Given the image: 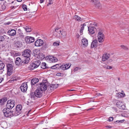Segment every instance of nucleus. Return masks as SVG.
I'll return each instance as SVG.
<instances>
[{"label": "nucleus", "mask_w": 129, "mask_h": 129, "mask_svg": "<svg viewBox=\"0 0 129 129\" xmlns=\"http://www.w3.org/2000/svg\"><path fill=\"white\" fill-rule=\"evenodd\" d=\"M43 92H44L42 90H40L38 88L34 92L31 93L30 97L31 99V102H33V101L36 99L37 98L41 97Z\"/></svg>", "instance_id": "nucleus-1"}, {"label": "nucleus", "mask_w": 129, "mask_h": 129, "mask_svg": "<svg viewBox=\"0 0 129 129\" xmlns=\"http://www.w3.org/2000/svg\"><path fill=\"white\" fill-rule=\"evenodd\" d=\"M48 84L47 82L41 83L38 85V88L44 92L47 89Z\"/></svg>", "instance_id": "nucleus-2"}, {"label": "nucleus", "mask_w": 129, "mask_h": 129, "mask_svg": "<svg viewBox=\"0 0 129 129\" xmlns=\"http://www.w3.org/2000/svg\"><path fill=\"white\" fill-rule=\"evenodd\" d=\"M103 30L101 29L99 30L98 33V37L99 42L100 43H102L104 41L105 39L103 33Z\"/></svg>", "instance_id": "nucleus-3"}, {"label": "nucleus", "mask_w": 129, "mask_h": 129, "mask_svg": "<svg viewBox=\"0 0 129 129\" xmlns=\"http://www.w3.org/2000/svg\"><path fill=\"white\" fill-rule=\"evenodd\" d=\"M40 62L39 60L34 61L30 64L29 66V68L31 70H33L38 67L40 65Z\"/></svg>", "instance_id": "nucleus-4"}, {"label": "nucleus", "mask_w": 129, "mask_h": 129, "mask_svg": "<svg viewBox=\"0 0 129 129\" xmlns=\"http://www.w3.org/2000/svg\"><path fill=\"white\" fill-rule=\"evenodd\" d=\"M14 101L13 100H10L7 101L6 107L8 108L11 109L14 107Z\"/></svg>", "instance_id": "nucleus-5"}, {"label": "nucleus", "mask_w": 129, "mask_h": 129, "mask_svg": "<svg viewBox=\"0 0 129 129\" xmlns=\"http://www.w3.org/2000/svg\"><path fill=\"white\" fill-rule=\"evenodd\" d=\"M31 54L30 50L29 49L25 50L22 53V55L26 58L29 57Z\"/></svg>", "instance_id": "nucleus-6"}, {"label": "nucleus", "mask_w": 129, "mask_h": 129, "mask_svg": "<svg viewBox=\"0 0 129 129\" xmlns=\"http://www.w3.org/2000/svg\"><path fill=\"white\" fill-rule=\"evenodd\" d=\"M46 59L50 62H56L58 60L57 59L56 57L51 56H46Z\"/></svg>", "instance_id": "nucleus-7"}, {"label": "nucleus", "mask_w": 129, "mask_h": 129, "mask_svg": "<svg viewBox=\"0 0 129 129\" xmlns=\"http://www.w3.org/2000/svg\"><path fill=\"white\" fill-rule=\"evenodd\" d=\"M81 47L82 48H85L88 45V42L87 39L85 38L82 39L81 41Z\"/></svg>", "instance_id": "nucleus-8"}, {"label": "nucleus", "mask_w": 129, "mask_h": 129, "mask_svg": "<svg viewBox=\"0 0 129 129\" xmlns=\"http://www.w3.org/2000/svg\"><path fill=\"white\" fill-rule=\"evenodd\" d=\"M7 71L8 75L10 76L12 74L13 72V66L12 64H9L7 65Z\"/></svg>", "instance_id": "nucleus-9"}, {"label": "nucleus", "mask_w": 129, "mask_h": 129, "mask_svg": "<svg viewBox=\"0 0 129 129\" xmlns=\"http://www.w3.org/2000/svg\"><path fill=\"white\" fill-rule=\"evenodd\" d=\"M22 106L21 105H18L16 108V110L15 111L14 115L15 116H17L19 115L21 112L22 109Z\"/></svg>", "instance_id": "nucleus-10"}, {"label": "nucleus", "mask_w": 129, "mask_h": 129, "mask_svg": "<svg viewBox=\"0 0 129 129\" xmlns=\"http://www.w3.org/2000/svg\"><path fill=\"white\" fill-rule=\"evenodd\" d=\"M25 41L27 43H30L34 42L35 39L33 37L27 36L25 38Z\"/></svg>", "instance_id": "nucleus-11"}, {"label": "nucleus", "mask_w": 129, "mask_h": 129, "mask_svg": "<svg viewBox=\"0 0 129 129\" xmlns=\"http://www.w3.org/2000/svg\"><path fill=\"white\" fill-rule=\"evenodd\" d=\"M71 64V63H68L63 64L60 66L61 69L63 70L68 69L70 67Z\"/></svg>", "instance_id": "nucleus-12"}, {"label": "nucleus", "mask_w": 129, "mask_h": 129, "mask_svg": "<svg viewBox=\"0 0 129 129\" xmlns=\"http://www.w3.org/2000/svg\"><path fill=\"white\" fill-rule=\"evenodd\" d=\"M27 84L26 83H23L20 87L21 90L23 92H25L27 89Z\"/></svg>", "instance_id": "nucleus-13"}, {"label": "nucleus", "mask_w": 129, "mask_h": 129, "mask_svg": "<svg viewBox=\"0 0 129 129\" xmlns=\"http://www.w3.org/2000/svg\"><path fill=\"white\" fill-rule=\"evenodd\" d=\"M43 44V41L41 39H38L35 42V45L37 47L41 46Z\"/></svg>", "instance_id": "nucleus-14"}, {"label": "nucleus", "mask_w": 129, "mask_h": 129, "mask_svg": "<svg viewBox=\"0 0 129 129\" xmlns=\"http://www.w3.org/2000/svg\"><path fill=\"white\" fill-rule=\"evenodd\" d=\"M88 30L90 34H94L95 32L96 29L94 27H88Z\"/></svg>", "instance_id": "nucleus-15"}, {"label": "nucleus", "mask_w": 129, "mask_h": 129, "mask_svg": "<svg viewBox=\"0 0 129 129\" xmlns=\"http://www.w3.org/2000/svg\"><path fill=\"white\" fill-rule=\"evenodd\" d=\"M55 32H54V35H57L58 36H60V34L62 32V30L60 28H57L55 30Z\"/></svg>", "instance_id": "nucleus-16"}, {"label": "nucleus", "mask_w": 129, "mask_h": 129, "mask_svg": "<svg viewBox=\"0 0 129 129\" xmlns=\"http://www.w3.org/2000/svg\"><path fill=\"white\" fill-rule=\"evenodd\" d=\"M23 62L22 60L20 57H18L16 58L15 61V64L17 65H19Z\"/></svg>", "instance_id": "nucleus-17"}, {"label": "nucleus", "mask_w": 129, "mask_h": 129, "mask_svg": "<svg viewBox=\"0 0 129 129\" xmlns=\"http://www.w3.org/2000/svg\"><path fill=\"white\" fill-rule=\"evenodd\" d=\"M7 33L10 36H14L16 34V30L14 29H12L8 30Z\"/></svg>", "instance_id": "nucleus-18"}, {"label": "nucleus", "mask_w": 129, "mask_h": 129, "mask_svg": "<svg viewBox=\"0 0 129 129\" xmlns=\"http://www.w3.org/2000/svg\"><path fill=\"white\" fill-rule=\"evenodd\" d=\"M110 56V55L108 53H106L104 54L102 56V61H105L106 60L109 58Z\"/></svg>", "instance_id": "nucleus-19"}, {"label": "nucleus", "mask_w": 129, "mask_h": 129, "mask_svg": "<svg viewBox=\"0 0 129 129\" xmlns=\"http://www.w3.org/2000/svg\"><path fill=\"white\" fill-rule=\"evenodd\" d=\"M8 111V112L6 114H5L4 115L5 116L7 117H8L10 116H12L13 115V111H11V110H9Z\"/></svg>", "instance_id": "nucleus-20"}, {"label": "nucleus", "mask_w": 129, "mask_h": 129, "mask_svg": "<svg viewBox=\"0 0 129 129\" xmlns=\"http://www.w3.org/2000/svg\"><path fill=\"white\" fill-rule=\"evenodd\" d=\"M39 80L37 78H34L31 80V85H34L39 82Z\"/></svg>", "instance_id": "nucleus-21"}, {"label": "nucleus", "mask_w": 129, "mask_h": 129, "mask_svg": "<svg viewBox=\"0 0 129 129\" xmlns=\"http://www.w3.org/2000/svg\"><path fill=\"white\" fill-rule=\"evenodd\" d=\"M58 87V84H51L50 87V88L51 91H52L54 89L57 88Z\"/></svg>", "instance_id": "nucleus-22"}, {"label": "nucleus", "mask_w": 129, "mask_h": 129, "mask_svg": "<svg viewBox=\"0 0 129 129\" xmlns=\"http://www.w3.org/2000/svg\"><path fill=\"white\" fill-rule=\"evenodd\" d=\"M97 40H94L91 43V48H93L95 47H96V46L97 43Z\"/></svg>", "instance_id": "nucleus-23"}, {"label": "nucleus", "mask_w": 129, "mask_h": 129, "mask_svg": "<svg viewBox=\"0 0 129 129\" xmlns=\"http://www.w3.org/2000/svg\"><path fill=\"white\" fill-rule=\"evenodd\" d=\"M122 92H118L117 94V96L119 98L122 97L124 96L125 94L123 93V90L121 91Z\"/></svg>", "instance_id": "nucleus-24"}, {"label": "nucleus", "mask_w": 129, "mask_h": 129, "mask_svg": "<svg viewBox=\"0 0 129 129\" xmlns=\"http://www.w3.org/2000/svg\"><path fill=\"white\" fill-rule=\"evenodd\" d=\"M94 5L96 7L99 8H101V5L100 4L99 1H98L97 0L96 2L94 3Z\"/></svg>", "instance_id": "nucleus-25"}, {"label": "nucleus", "mask_w": 129, "mask_h": 129, "mask_svg": "<svg viewBox=\"0 0 129 129\" xmlns=\"http://www.w3.org/2000/svg\"><path fill=\"white\" fill-rule=\"evenodd\" d=\"M73 18L76 20L79 21H81V18L78 15H75L74 17Z\"/></svg>", "instance_id": "nucleus-26"}, {"label": "nucleus", "mask_w": 129, "mask_h": 129, "mask_svg": "<svg viewBox=\"0 0 129 129\" xmlns=\"http://www.w3.org/2000/svg\"><path fill=\"white\" fill-rule=\"evenodd\" d=\"M14 45L15 46L19 47L21 46V44L19 41H17L15 43Z\"/></svg>", "instance_id": "nucleus-27"}, {"label": "nucleus", "mask_w": 129, "mask_h": 129, "mask_svg": "<svg viewBox=\"0 0 129 129\" xmlns=\"http://www.w3.org/2000/svg\"><path fill=\"white\" fill-rule=\"evenodd\" d=\"M5 66V64L3 62L0 60V70L3 69Z\"/></svg>", "instance_id": "nucleus-28"}, {"label": "nucleus", "mask_w": 129, "mask_h": 129, "mask_svg": "<svg viewBox=\"0 0 129 129\" xmlns=\"http://www.w3.org/2000/svg\"><path fill=\"white\" fill-rule=\"evenodd\" d=\"M67 33L65 31H62V32H61V34H60V36H58L57 35H55V36L57 37H58L60 38V37H61L62 36H66V35Z\"/></svg>", "instance_id": "nucleus-29"}, {"label": "nucleus", "mask_w": 129, "mask_h": 129, "mask_svg": "<svg viewBox=\"0 0 129 129\" xmlns=\"http://www.w3.org/2000/svg\"><path fill=\"white\" fill-rule=\"evenodd\" d=\"M9 110H10V108H8L7 107L6 108H4L3 110V112L4 114L5 115V114H6L8 112V111Z\"/></svg>", "instance_id": "nucleus-30"}, {"label": "nucleus", "mask_w": 129, "mask_h": 129, "mask_svg": "<svg viewBox=\"0 0 129 129\" xmlns=\"http://www.w3.org/2000/svg\"><path fill=\"white\" fill-rule=\"evenodd\" d=\"M18 30L19 31L18 33L20 37L21 38H23L24 36L23 35V33H22L21 29H18Z\"/></svg>", "instance_id": "nucleus-31"}, {"label": "nucleus", "mask_w": 129, "mask_h": 129, "mask_svg": "<svg viewBox=\"0 0 129 129\" xmlns=\"http://www.w3.org/2000/svg\"><path fill=\"white\" fill-rule=\"evenodd\" d=\"M25 29L26 31L27 32H29L32 30V29L29 27L26 26Z\"/></svg>", "instance_id": "nucleus-32"}, {"label": "nucleus", "mask_w": 129, "mask_h": 129, "mask_svg": "<svg viewBox=\"0 0 129 129\" xmlns=\"http://www.w3.org/2000/svg\"><path fill=\"white\" fill-rule=\"evenodd\" d=\"M41 68L43 69L46 68H47L46 63L45 62L42 63L41 64Z\"/></svg>", "instance_id": "nucleus-33"}, {"label": "nucleus", "mask_w": 129, "mask_h": 129, "mask_svg": "<svg viewBox=\"0 0 129 129\" xmlns=\"http://www.w3.org/2000/svg\"><path fill=\"white\" fill-rule=\"evenodd\" d=\"M122 104V103L121 102L119 101L117 102L116 104L117 106L119 108V106H121V105Z\"/></svg>", "instance_id": "nucleus-34"}, {"label": "nucleus", "mask_w": 129, "mask_h": 129, "mask_svg": "<svg viewBox=\"0 0 129 129\" xmlns=\"http://www.w3.org/2000/svg\"><path fill=\"white\" fill-rule=\"evenodd\" d=\"M59 66L58 64H56L54 66H52L51 67V68L52 69H56L57 68H58Z\"/></svg>", "instance_id": "nucleus-35"}, {"label": "nucleus", "mask_w": 129, "mask_h": 129, "mask_svg": "<svg viewBox=\"0 0 129 129\" xmlns=\"http://www.w3.org/2000/svg\"><path fill=\"white\" fill-rule=\"evenodd\" d=\"M53 44L54 46H58L59 45V42L57 41L53 43Z\"/></svg>", "instance_id": "nucleus-36"}, {"label": "nucleus", "mask_w": 129, "mask_h": 129, "mask_svg": "<svg viewBox=\"0 0 129 129\" xmlns=\"http://www.w3.org/2000/svg\"><path fill=\"white\" fill-rule=\"evenodd\" d=\"M81 68L79 67H77L75 68L74 70V71L75 72H77L78 71H79L80 70Z\"/></svg>", "instance_id": "nucleus-37"}, {"label": "nucleus", "mask_w": 129, "mask_h": 129, "mask_svg": "<svg viewBox=\"0 0 129 129\" xmlns=\"http://www.w3.org/2000/svg\"><path fill=\"white\" fill-rule=\"evenodd\" d=\"M30 60V58L29 57H28V58H27L25 61V62L24 63H27L29 62V60Z\"/></svg>", "instance_id": "nucleus-38"}, {"label": "nucleus", "mask_w": 129, "mask_h": 129, "mask_svg": "<svg viewBox=\"0 0 129 129\" xmlns=\"http://www.w3.org/2000/svg\"><path fill=\"white\" fill-rule=\"evenodd\" d=\"M119 109H124L125 108V106L123 104L121 105V106H119Z\"/></svg>", "instance_id": "nucleus-39"}, {"label": "nucleus", "mask_w": 129, "mask_h": 129, "mask_svg": "<svg viewBox=\"0 0 129 129\" xmlns=\"http://www.w3.org/2000/svg\"><path fill=\"white\" fill-rule=\"evenodd\" d=\"M103 67L104 68L107 69H111L112 68V67L111 66H104Z\"/></svg>", "instance_id": "nucleus-40"}, {"label": "nucleus", "mask_w": 129, "mask_h": 129, "mask_svg": "<svg viewBox=\"0 0 129 129\" xmlns=\"http://www.w3.org/2000/svg\"><path fill=\"white\" fill-rule=\"evenodd\" d=\"M22 7L24 10L27 11V6L26 5H23L22 6Z\"/></svg>", "instance_id": "nucleus-41"}, {"label": "nucleus", "mask_w": 129, "mask_h": 129, "mask_svg": "<svg viewBox=\"0 0 129 129\" xmlns=\"http://www.w3.org/2000/svg\"><path fill=\"white\" fill-rule=\"evenodd\" d=\"M49 3L48 4H47V6H48L49 5H50L51 4L53 3V2L52 1V0H49Z\"/></svg>", "instance_id": "nucleus-42"}, {"label": "nucleus", "mask_w": 129, "mask_h": 129, "mask_svg": "<svg viewBox=\"0 0 129 129\" xmlns=\"http://www.w3.org/2000/svg\"><path fill=\"white\" fill-rule=\"evenodd\" d=\"M5 40V38L2 36H0V41H2Z\"/></svg>", "instance_id": "nucleus-43"}, {"label": "nucleus", "mask_w": 129, "mask_h": 129, "mask_svg": "<svg viewBox=\"0 0 129 129\" xmlns=\"http://www.w3.org/2000/svg\"><path fill=\"white\" fill-rule=\"evenodd\" d=\"M21 55L20 53H18V52H15L14 54V56H19Z\"/></svg>", "instance_id": "nucleus-44"}, {"label": "nucleus", "mask_w": 129, "mask_h": 129, "mask_svg": "<svg viewBox=\"0 0 129 129\" xmlns=\"http://www.w3.org/2000/svg\"><path fill=\"white\" fill-rule=\"evenodd\" d=\"M120 47L123 49H125L126 50L127 49V48L125 46H124L123 45H121L120 46Z\"/></svg>", "instance_id": "nucleus-45"}, {"label": "nucleus", "mask_w": 129, "mask_h": 129, "mask_svg": "<svg viewBox=\"0 0 129 129\" xmlns=\"http://www.w3.org/2000/svg\"><path fill=\"white\" fill-rule=\"evenodd\" d=\"M113 117H110L109 118V121H112L113 120Z\"/></svg>", "instance_id": "nucleus-46"}, {"label": "nucleus", "mask_w": 129, "mask_h": 129, "mask_svg": "<svg viewBox=\"0 0 129 129\" xmlns=\"http://www.w3.org/2000/svg\"><path fill=\"white\" fill-rule=\"evenodd\" d=\"M84 25H85L84 24L81 25V28L80 29V30H83L84 29Z\"/></svg>", "instance_id": "nucleus-47"}, {"label": "nucleus", "mask_w": 129, "mask_h": 129, "mask_svg": "<svg viewBox=\"0 0 129 129\" xmlns=\"http://www.w3.org/2000/svg\"><path fill=\"white\" fill-rule=\"evenodd\" d=\"M2 99L3 100V103L6 102L7 100V98H3Z\"/></svg>", "instance_id": "nucleus-48"}, {"label": "nucleus", "mask_w": 129, "mask_h": 129, "mask_svg": "<svg viewBox=\"0 0 129 129\" xmlns=\"http://www.w3.org/2000/svg\"><path fill=\"white\" fill-rule=\"evenodd\" d=\"M6 6L5 5L2 6L1 8L3 10L5 9L6 8Z\"/></svg>", "instance_id": "nucleus-49"}, {"label": "nucleus", "mask_w": 129, "mask_h": 129, "mask_svg": "<svg viewBox=\"0 0 129 129\" xmlns=\"http://www.w3.org/2000/svg\"><path fill=\"white\" fill-rule=\"evenodd\" d=\"M3 79L2 78V77H0V83H1L3 81Z\"/></svg>", "instance_id": "nucleus-50"}, {"label": "nucleus", "mask_w": 129, "mask_h": 129, "mask_svg": "<svg viewBox=\"0 0 129 129\" xmlns=\"http://www.w3.org/2000/svg\"><path fill=\"white\" fill-rule=\"evenodd\" d=\"M83 30H80V35H82L83 34Z\"/></svg>", "instance_id": "nucleus-51"}, {"label": "nucleus", "mask_w": 129, "mask_h": 129, "mask_svg": "<svg viewBox=\"0 0 129 129\" xmlns=\"http://www.w3.org/2000/svg\"><path fill=\"white\" fill-rule=\"evenodd\" d=\"M3 100L2 99H0V103H3Z\"/></svg>", "instance_id": "nucleus-52"}, {"label": "nucleus", "mask_w": 129, "mask_h": 129, "mask_svg": "<svg viewBox=\"0 0 129 129\" xmlns=\"http://www.w3.org/2000/svg\"><path fill=\"white\" fill-rule=\"evenodd\" d=\"M44 0H40V3H42L44 1Z\"/></svg>", "instance_id": "nucleus-53"}, {"label": "nucleus", "mask_w": 129, "mask_h": 129, "mask_svg": "<svg viewBox=\"0 0 129 129\" xmlns=\"http://www.w3.org/2000/svg\"><path fill=\"white\" fill-rule=\"evenodd\" d=\"M94 109L93 108H90L87 110V111H88L89 110H93Z\"/></svg>", "instance_id": "nucleus-54"}, {"label": "nucleus", "mask_w": 129, "mask_h": 129, "mask_svg": "<svg viewBox=\"0 0 129 129\" xmlns=\"http://www.w3.org/2000/svg\"><path fill=\"white\" fill-rule=\"evenodd\" d=\"M98 96H100V95H102L100 93H97L96 94Z\"/></svg>", "instance_id": "nucleus-55"}, {"label": "nucleus", "mask_w": 129, "mask_h": 129, "mask_svg": "<svg viewBox=\"0 0 129 129\" xmlns=\"http://www.w3.org/2000/svg\"><path fill=\"white\" fill-rule=\"evenodd\" d=\"M107 127H108L109 128H110L111 127V126H107Z\"/></svg>", "instance_id": "nucleus-56"}, {"label": "nucleus", "mask_w": 129, "mask_h": 129, "mask_svg": "<svg viewBox=\"0 0 129 129\" xmlns=\"http://www.w3.org/2000/svg\"><path fill=\"white\" fill-rule=\"evenodd\" d=\"M68 91H74L75 90H74V89H72V90H68Z\"/></svg>", "instance_id": "nucleus-57"}, {"label": "nucleus", "mask_w": 129, "mask_h": 129, "mask_svg": "<svg viewBox=\"0 0 129 129\" xmlns=\"http://www.w3.org/2000/svg\"><path fill=\"white\" fill-rule=\"evenodd\" d=\"M124 120H120V121H119V122H123Z\"/></svg>", "instance_id": "nucleus-58"}, {"label": "nucleus", "mask_w": 129, "mask_h": 129, "mask_svg": "<svg viewBox=\"0 0 129 129\" xmlns=\"http://www.w3.org/2000/svg\"><path fill=\"white\" fill-rule=\"evenodd\" d=\"M17 1L18 2H21V1L22 0H17Z\"/></svg>", "instance_id": "nucleus-59"}, {"label": "nucleus", "mask_w": 129, "mask_h": 129, "mask_svg": "<svg viewBox=\"0 0 129 129\" xmlns=\"http://www.w3.org/2000/svg\"><path fill=\"white\" fill-rule=\"evenodd\" d=\"M76 36L77 38H78L80 37V36L78 35H77Z\"/></svg>", "instance_id": "nucleus-60"}, {"label": "nucleus", "mask_w": 129, "mask_h": 129, "mask_svg": "<svg viewBox=\"0 0 129 129\" xmlns=\"http://www.w3.org/2000/svg\"><path fill=\"white\" fill-rule=\"evenodd\" d=\"M31 110H30L28 112V113L27 114V115L28 116V113H29L31 111Z\"/></svg>", "instance_id": "nucleus-61"}, {"label": "nucleus", "mask_w": 129, "mask_h": 129, "mask_svg": "<svg viewBox=\"0 0 129 129\" xmlns=\"http://www.w3.org/2000/svg\"><path fill=\"white\" fill-rule=\"evenodd\" d=\"M10 22H8V23H6V24H10Z\"/></svg>", "instance_id": "nucleus-62"}, {"label": "nucleus", "mask_w": 129, "mask_h": 129, "mask_svg": "<svg viewBox=\"0 0 129 129\" xmlns=\"http://www.w3.org/2000/svg\"><path fill=\"white\" fill-rule=\"evenodd\" d=\"M121 115H122V116H123V115L122 114H121Z\"/></svg>", "instance_id": "nucleus-63"}, {"label": "nucleus", "mask_w": 129, "mask_h": 129, "mask_svg": "<svg viewBox=\"0 0 129 129\" xmlns=\"http://www.w3.org/2000/svg\"><path fill=\"white\" fill-rule=\"evenodd\" d=\"M41 54H39V56H40V55H41Z\"/></svg>", "instance_id": "nucleus-64"}]
</instances>
